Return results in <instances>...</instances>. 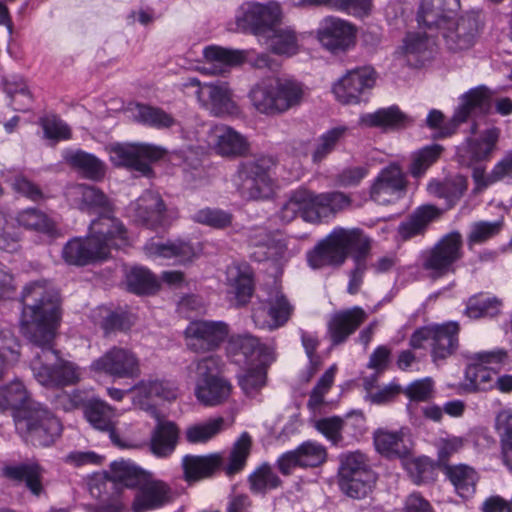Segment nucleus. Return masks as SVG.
<instances>
[{
    "label": "nucleus",
    "mask_w": 512,
    "mask_h": 512,
    "mask_svg": "<svg viewBox=\"0 0 512 512\" xmlns=\"http://www.w3.org/2000/svg\"><path fill=\"white\" fill-rule=\"evenodd\" d=\"M21 303L20 330L29 342L41 348L30 363L34 378L48 388L77 384L81 368L52 348L60 320L57 289L46 280L31 282L23 288Z\"/></svg>",
    "instance_id": "1"
},
{
    "label": "nucleus",
    "mask_w": 512,
    "mask_h": 512,
    "mask_svg": "<svg viewBox=\"0 0 512 512\" xmlns=\"http://www.w3.org/2000/svg\"><path fill=\"white\" fill-rule=\"evenodd\" d=\"M370 249V239L360 229L337 227L308 255V262L314 269L326 265L341 266L351 253L355 268L350 273L347 291L354 295L362 285Z\"/></svg>",
    "instance_id": "2"
},
{
    "label": "nucleus",
    "mask_w": 512,
    "mask_h": 512,
    "mask_svg": "<svg viewBox=\"0 0 512 512\" xmlns=\"http://www.w3.org/2000/svg\"><path fill=\"white\" fill-rule=\"evenodd\" d=\"M303 84L293 79L268 78L255 84L249 98L261 114L277 116L299 106L304 98Z\"/></svg>",
    "instance_id": "3"
},
{
    "label": "nucleus",
    "mask_w": 512,
    "mask_h": 512,
    "mask_svg": "<svg viewBox=\"0 0 512 512\" xmlns=\"http://www.w3.org/2000/svg\"><path fill=\"white\" fill-rule=\"evenodd\" d=\"M251 445L250 435L247 432L242 433L233 444L226 465H224V458L218 453L203 456L186 455L182 460L185 479L198 481L210 477L220 467H223L228 476L239 473L246 465Z\"/></svg>",
    "instance_id": "4"
},
{
    "label": "nucleus",
    "mask_w": 512,
    "mask_h": 512,
    "mask_svg": "<svg viewBox=\"0 0 512 512\" xmlns=\"http://www.w3.org/2000/svg\"><path fill=\"white\" fill-rule=\"evenodd\" d=\"M17 433L34 446L47 447L60 436V421L40 403H32L14 414Z\"/></svg>",
    "instance_id": "5"
},
{
    "label": "nucleus",
    "mask_w": 512,
    "mask_h": 512,
    "mask_svg": "<svg viewBox=\"0 0 512 512\" xmlns=\"http://www.w3.org/2000/svg\"><path fill=\"white\" fill-rule=\"evenodd\" d=\"M271 161L265 157L250 158L240 162L235 184L241 197L246 200L270 198L274 183L269 175Z\"/></svg>",
    "instance_id": "6"
},
{
    "label": "nucleus",
    "mask_w": 512,
    "mask_h": 512,
    "mask_svg": "<svg viewBox=\"0 0 512 512\" xmlns=\"http://www.w3.org/2000/svg\"><path fill=\"white\" fill-rule=\"evenodd\" d=\"M489 108V94L486 88L471 89L461 98V104L457 108L452 119L444 123V115L441 111L433 109L429 112L426 123L432 129H438L440 137L452 135L457 127L469 117L477 113H484Z\"/></svg>",
    "instance_id": "7"
},
{
    "label": "nucleus",
    "mask_w": 512,
    "mask_h": 512,
    "mask_svg": "<svg viewBox=\"0 0 512 512\" xmlns=\"http://www.w3.org/2000/svg\"><path fill=\"white\" fill-rule=\"evenodd\" d=\"M166 153L162 146L149 143H118L109 148V158L115 166L135 170L144 176L152 173L150 163L162 159Z\"/></svg>",
    "instance_id": "8"
},
{
    "label": "nucleus",
    "mask_w": 512,
    "mask_h": 512,
    "mask_svg": "<svg viewBox=\"0 0 512 512\" xmlns=\"http://www.w3.org/2000/svg\"><path fill=\"white\" fill-rule=\"evenodd\" d=\"M463 240L459 232L443 236L423 256L422 266L433 279L441 278L455 271V263L462 258Z\"/></svg>",
    "instance_id": "9"
},
{
    "label": "nucleus",
    "mask_w": 512,
    "mask_h": 512,
    "mask_svg": "<svg viewBox=\"0 0 512 512\" xmlns=\"http://www.w3.org/2000/svg\"><path fill=\"white\" fill-rule=\"evenodd\" d=\"M459 326L455 322L442 325L426 326L416 330L411 338L410 345L415 348H423L428 342L431 346V354L434 360L445 359L452 355L458 347Z\"/></svg>",
    "instance_id": "10"
},
{
    "label": "nucleus",
    "mask_w": 512,
    "mask_h": 512,
    "mask_svg": "<svg viewBox=\"0 0 512 512\" xmlns=\"http://www.w3.org/2000/svg\"><path fill=\"white\" fill-rule=\"evenodd\" d=\"M91 370L118 379H135L141 375L137 354L128 348L113 346L91 363Z\"/></svg>",
    "instance_id": "11"
},
{
    "label": "nucleus",
    "mask_w": 512,
    "mask_h": 512,
    "mask_svg": "<svg viewBox=\"0 0 512 512\" xmlns=\"http://www.w3.org/2000/svg\"><path fill=\"white\" fill-rule=\"evenodd\" d=\"M406 175L397 163L382 168L370 186V198L380 205H390L403 198L407 191Z\"/></svg>",
    "instance_id": "12"
},
{
    "label": "nucleus",
    "mask_w": 512,
    "mask_h": 512,
    "mask_svg": "<svg viewBox=\"0 0 512 512\" xmlns=\"http://www.w3.org/2000/svg\"><path fill=\"white\" fill-rule=\"evenodd\" d=\"M228 334L229 327L223 321H193L185 329L186 345L196 353L214 351Z\"/></svg>",
    "instance_id": "13"
},
{
    "label": "nucleus",
    "mask_w": 512,
    "mask_h": 512,
    "mask_svg": "<svg viewBox=\"0 0 512 512\" xmlns=\"http://www.w3.org/2000/svg\"><path fill=\"white\" fill-rule=\"evenodd\" d=\"M89 236L99 250L107 258L111 249L121 248L128 244L127 230L123 223L110 212L100 213L89 226Z\"/></svg>",
    "instance_id": "14"
},
{
    "label": "nucleus",
    "mask_w": 512,
    "mask_h": 512,
    "mask_svg": "<svg viewBox=\"0 0 512 512\" xmlns=\"http://www.w3.org/2000/svg\"><path fill=\"white\" fill-rule=\"evenodd\" d=\"M195 95L200 106L213 116H234L240 113L233 91L227 82L218 80L204 83L196 90Z\"/></svg>",
    "instance_id": "15"
},
{
    "label": "nucleus",
    "mask_w": 512,
    "mask_h": 512,
    "mask_svg": "<svg viewBox=\"0 0 512 512\" xmlns=\"http://www.w3.org/2000/svg\"><path fill=\"white\" fill-rule=\"evenodd\" d=\"M376 82V72L372 67H361L349 71L333 86V93L343 104H356L362 95L371 90Z\"/></svg>",
    "instance_id": "16"
},
{
    "label": "nucleus",
    "mask_w": 512,
    "mask_h": 512,
    "mask_svg": "<svg viewBox=\"0 0 512 512\" xmlns=\"http://www.w3.org/2000/svg\"><path fill=\"white\" fill-rule=\"evenodd\" d=\"M293 311L294 307L283 292L275 290L269 295L266 307L254 309L252 318L259 328L275 330L288 322Z\"/></svg>",
    "instance_id": "17"
},
{
    "label": "nucleus",
    "mask_w": 512,
    "mask_h": 512,
    "mask_svg": "<svg viewBox=\"0 0 512 512\" xmlns=\"http://www.w3.org/2000/svg\"><path fill=\"white\" fill-rule=\"evenodd\" d=\"M242 16L237 17V25L245 31L263 38L267 30L274 27L280 19L281 11L278 4L268 6L257 3L246 4L242 7Z\"/></svg>",
    "instance_id": "18"
},
{
    "label": "nucleus",
    "mask_w": 512,
    "mask_h": 512,
    "mask_svg": "<svg viewBox=\"0 0 512 512\" xmlns=\"http://www.w3.org/2000/svg\"><path fill=\"white\" fill-rule=\"evenodd\" d=\"M84 416L96 430L107 432L111 442L118 448H131L128 440L119 436L116 431V411L102 400H91L84 408Z\"/></svg>",
    "instance_id": "19"
},
{
    "label": "nucleus",
    "mask_w": 512,
    "mask_h": 512,
    "mask_svg": "<svg viewBox=\"0 0 512 512\" xmlns=\"http://www.w3.org/2000/svg\"><path fill=\"white\" fill-rule=\"evenodd\" d=\"M317 37L323 47L332 53H338L347 50L353 44L355 29L345 20L326 17L320 23Z\"/></svg>",
    "instance_id": "20"
},
{
    "label": "nucleus",
    "mask_w": 512,
    "mask_h": 512,
    "mask_svg": "<svg viewBox=\"0 0 512 512\" xmlns=\"http://www.w3.org/2000/svg\"><path fill=\"white\" fill-rule=\"evenodd\" d=\"M367 318L368 314L359 306L332 314L327 322V336L331 344L337 346L346 342Z\"/></svg>",
    "instance_id": "21"
},
{
    "label": "nucleus",
    "mask_w": 512,
    "mask_h": 512,
    "mask_svg": "<svg viewBox=\"0 0 512 512\" xmlns=\"http://www.w3.org/2000/svg\"><path fill=\"white\" fill-rule=\"evenodd\" d=\"M459 0H423L418 12V22L429 30H442L456 16Z\"/></svg>",
    "instance_id": "22"
},
{
    "label": "nucleus",
    "mask_w": 512,
    "mask_h": 512,
    "mask_svg": "<svg viewBox=\"0 0 512 512\" xmlns=\"http://www.w3.org/2000/svg\"><path fill=\"white\" fill-rule=\"evenodd\" d=\"M373 438L376 450L387 458L402 459L411 454L413 442L407 428L398 431L378 429Z\"/></svg>",
    "instance_id": "23"
},
{
    "label": "nucleus",
    "mask_w": 512,
    "mask_h": 512,
    "mask_svg": "<svg viewBox=\"0 0 512 512\" xmlns=\"http://www.w3.org/2000/svg\"><path fill=\"white\" fill-rule=\"evenodd\" d=\"M278 216L284 223H290L297 216L310 223L319 222V216L313 206L312 191L299 188L293 191L281 206Z\"/></svg>",
    "instance_id": "24"
},
{
    "label": "nucleus",
    "mask_w": 512,
    "mask_h": 512,
    "mask_svg": "<svg viewBox=\"0 0 512 512\" xmlns=\"http://www.w3.org/2000/svg\"><path fill=\"white\" fill-rule=\"evenodd\" d=\"M476 32L477 21L470 16L461 17L457 20L454 17L441 30L447 47L453 51L470 48L474 43Z\"/></svg>",
    "instance_id": "25"
},
{
    "label": "nucleus",
    "mask_w": 512,
    "mask_h": 512,
    "mask_svg": "<svg viewBox=\"0 0 512 512\" xmlns=\"http://www.w3.org/2000/svg\"><path fill=\"white\" fill-rule=\"evenodd\" d=\"M208 145L221 156H238L247 150L245 138L226 125H215L209 129Z\"/></svg>",
    "instance_id": "26"
},
{
    "label": "nucleus",
    "mask_w": 512,
    "mask_h": 512,
    "mask_svg": "<svg viewBox=\"0 0 512 512\" xmlns=\"http://www.w3.org/2000/svg\"><path fill=\"white\" fill-rule=\"evenodd\" d=\"M171 500V489L163 481L152 480L140 486L132 504L133 512L156 510Z\"/></svg>",
    "instance_id": "27"
},
{
    "label": "nucleus",
    "mask_w": 512,
    "mask_h": 512,
    "mask_svg": "<svg viewBox=\"0 0 512 512\" xmlns=\"http://www.w3.org/2000/svg\"><path fill=\"white\" fill-rule=\"evenodd\" d=\"M135 219L147 227L155 228L165 222L166 207L161 196L152 191L145 192L133 204Z\"/></svg>",
    "instance_id": "28"
},
{
    "label": "nucleus",
    "mask_w": 512,
    "mask_h": 512,
    "mask_svg": "<svg viewBox=\"0 0 512 512\" xmlns=\"http://www.w3.org/2000/svg\"><path fill=\"white\" fill-rule=\"evenodd\" d=\"M144 251L149 257L173 258L179 264L190 262L196 256L194 247L189 242L179 239L167 242L150 240L145 244Z\"/></svg>",
    "instance_id": "29"
},
{
    "label": "nucleus",
    "mask_w": 512,
    "mask_h": 512,
    "mask_svg": "<svg viewBox=\"0 0 512 512\" xmlns=\"http://www.w3.org/2000/svg\"><path fill=\"white\" fill-rule=\"evenodd\" d=\"M250 242L255 247L251 253L254 260L258 262L266 260H279L287 251V245L283 239L275 238L265 229H257L250 235Z\"/></svg>",
    "instance_id": "30"
},
{
    "label": "nucleus",
    "mask_w": 512,
    "mask_h": 512,
    "mask_svg": "<svg viewBox=\"0 0 512 512\" xmlns=\"http://www.w3.org/2000/svg\"><path fill=\"white\" fill-rule=\"evenodd\" d=\"M62 257L66 263L84 266L95 260L106 259L104 253L92 242L90 236L83 240L74 238L68 241L62 250Z\"/></svg>",
    "instance_id": "31"
},
{
    "label": "nucleus",
    "mask_w": 512,
    "mask_h": 512,
    "mask_svg": "<svg viewBox=\"0 0 512 512\" xmlns=\"http://www.w3.org/2000/svg\"><path fill=\"white\" fill-rule=\"evenodd\" d=\"M232 392V385L224 378L197 379L195 396L205 406H217L226 402Z\"/></svg>",
    "instance_id": "32"
},
{
    "label": "nucleus",
    "mask_w": 512,
    "mask_h": 512,
    "mask_svg": "<svg viewBox=\"0 0 512 512\" xmlns=\"http://www.w3.org/2000/svg\"><path fill=\"white\" fill-rule=\"evenodd\" d=\"M76 205L84 212H110L112 210L108 197L97 187L78 184L70 190Z\"/></svg>",
    "instance_id": "33"
},
{
    "label": "nucleus",
    "mask_w": 512,
    "mask_h": 512,
    "mask_svg": "<svg viewBox=\"0 0 512 512\" xmlns=\"http://www.w3.org/2000/svg\"><path fill=\"white\" fill-rule=\"evenodd\" d=\"M131 390L135 393V401H137L143 409H151L152 413H155V409L151 405L145 406L144 399L159 398L171 401L177 397L175 384L164 380H142Z\"/></svg>",
    "instance_id": "34"
},
{
    "label": "nucleus",
    "mask_w": 512,
    "mask_h": 512,
    "mask_svg": "<svg viewBox=\"0 0 512 512\" xmlns=\"http://www.w3.org/2000/svg\"><path fill=\"white\" fill-rule=\"evenodd\" d=\"M44 469L36 462L9 465L3 468V475L14 481H24L26 487L35 496H40L43 491L42 478Z\"/></svg>",
    "instance_id": "35"
},
{
    "label": "nucleus",
    "mask_w": 512,
    "mask_h": 512,
    "mask_svg": "<svg viewBox=\"0 0 512 512\" xmlns=\"http://www.w3.org/2000/svg\"><path fill=\"white\" fill-rule=\"evenodd\" d=\"M64 161L73 169L81 172L86 178L100 180L105 175V165L93 154L82 150L67 149L63 152Z\"/></svg>",
    "instance_id": "36"
},
{
    "label": "nucleus",
    "mask_w": 512,
    "mask_h": 512,
    "mask_svg": "<svg viewBox=\"0 0 512 512\" xmlns=\"http://www.w3.org/2000/svg\"><path fill=\"white\" fill-rule=\"evenodd\" d=\"M467 187V179L461 175H456L443 181L431 180L427 185V191L434 197L444 199L447 206L451 208L464 195Z\"/></svg>",
    "instance_id": "37"
},
{
    "label": "nucleus",
    "mask_w": 512,
    "mask_h": 512,
    "mask_svg": "<svg viewBox=\"0 0 512 512\" xmlns=\"http://www.w3.org/2000/svg\"><path fill=\"white\" fill-rule=\"evenodd\" d=\"M410 118L397 106L379 109L373 113L361 115L360 124L365 127L398 129L410 124Z\"/></svg>",
    "instance_id": "38"
},
{
    "label": "nucleus",
    "mask_w": 512,
    "mask_h": 512,
    "mask_svg": "<svg viewBox=\"0 0 512 512\" xmlns=\"http://www.w3.org/2000/svg\"><path fill=\"white\" fill-rule=\"evenodd\" d=\"M179 431L170 421H158L151 436V451L157 457H167L175 450Z\"/></svg>",
    "instance_id": "39"
},
{
    "label": "nucleus",
    "mask_w": 512,
    "mask_h": 512,
    "mask_svg": "<svg viewBox=\"0 0 512 512\" xmlns=\"http://www.w3.org/2000/svg\"><path fill=\"white\" fill-rule=\"evenodd\" d=\"M267 47L275 54L292 56L298 52L299 45L295 32L288 27H272L262 38Z\"/></svg>",
    "instance_id": "40"
},
{
    "label": "nucleus",
    "mask_w": 512,
    "mask_h": 512,
    "mask_svg": "<svg viewBox=\"0 0 512 512\" xmlns=\"http://www.w3.org/2000/svg\"><path fill=\"white\" fill-rule=\"evenodd\" d=\"M314 210L318 213L319 221L330 215H335L351 207L352 200L348 194L341 191H331L321 194L312 192Z\"/></svg>",
    "instance_id": "41"
},
{
    "label": "nucleus",
    "mask_w": 512,
    "mask_h": 512,
    "mask_svg": "<svg viewBox=\"0 0 512 512\" xmlns=\"http://www.w3.org/2000/svg\"><path fill=\"white\" fill-rule=\"evenodd\" d=\"M500 136L498 128L485 130L479 139H468L466 153L468 164L490 159Z\"/></svg>",
    "instance_id": "42"
},
{
    "label": "nucleus",
    "mask_w": 512,
    "mask_h": 512,
    "mask_svg": "<svg viewBox=\"0 0 512 512\" xmlns=\"http://www.w3.org/2000/svg\"><path fill=\"white\" fill-rule=\"evenodd\" d=\"M228 294L233 295L237 305L246 304L252 297L254 284L250 274L241 271L238 267H229L227 270Z\"/></svg>",
    "instance_id": "43"
},
{
    "label": "nucleus",
    "mask_w": 512,
    "mask_h": 512,
    "mask_svg": "<svg viewBox=\"0 0 512 512\" xmlns=\"http://www.w3.org/2000/svg\"><path fill=\"white\" fill-rule=\"evenodd\" d=\"M441 211L434 205H423L419 207L410 219L402 223L399 233L404 239H409L423 233L427 225L438 218Z\"/></svg>",
    "instance_id": "44"
},
{
    "label": "nucleus",
    "mask_w": 512,
    "mask_h": 512,
    "mask_svg": "<svg viewBox=\"0 0 512 512\" xmlns=\"http://www.w3.org/2000/svg\"><path fill=\"white\" fill-rule=\"evenodd\" d=\"M30 395L24 384L15 380L0 388V410L12 409L13 415L20 409H25L32 404Z\"/></svg>",
    "instance_id": "45"
},
{
    "label": "nucleus",
    "mask_w": 512,
    "mask_h": 512,
    "mask_svg": "<svg viewBox=\"0 0 512 512\" xmlns=\"http://www.w3.org/2000/svg\"><path fill=\"white\" fill-rule=\"evenodd\" d=\"M493 373H497L496 367H487L480 363L470 362L465 371V389L469 392L493 389Z\"/></svg>",
    "instance_id": "46"
},
{
    "label": "nucleus",
    "mask_w": 512,
    "mask_h": 512,
    "mask_svg": "<svg viewBox=\"0 0 512 512\" xmlns=\"http://www.w3.org/2000/svg\"><path fill=\"white\" fill-rule=\"evenodd\" d=\"M446 474L461 497L474 493L478 475L472 467L464 464L448 466Z\"/></svg>",
    "instance_id": "47"
},
{
    "label": "nucleus",
    "mask_w": 512,
    "mask_h": 512,
    "mask_svg": "<svg viewBox=\"0 0 512 512\" xmlns=\"http://www.w3.org/2000/svg\"><path fill=\"white\" fill-rule=\"evenodd\" d=\"M108 479L114 484H122L125 487L133 488L143 481V471L127 460L114 461L110 465Z\"/></svg>",
    "instance_id": "48"
},
{
    "label": "nucleus",
    "mask_w": 512,
    "mask_h": 512,
    "mask_svg": "<svg viewBox=\"0 0 512 512\" xmlns=\"http://www.w3.org/2000/svg\"><path fill=\"white\" fill-rule=\"evenodd\" d=\"M443 148L438 144L425 146L411 155L409 173L413 178L422 177L440 157Z\"/></svg>",
    "instance_id": "49"
},
{
    "label": "nucleus",
    "mask_w": 512,
    "mask_h": 512,
    "mask_svg": "<svg viewBox=\"0 0 512 512\" xmlns=\"http://www.w3.org/2000/svg\"><path fill=\"white\" fill-rule=\"evenodd\" d=\"M134 118L144 125L157 129L170 128L176 124V120L163 109L144 104L136 106Z\"/></svg>",
    "instance_id": "50"
},
{
    "label": "nucleus",
    "mask_w": 512,
    "mask_h": 512,
    "mask_svg": "<svg viewBox=\"0 0 512 512\" xmlns=\"http://www.w3.org/2000/svg\"><path fill=\"white\" fill-rule=\"evenodd\" d=\"M16 220L20 226L39 233L53 235L56 231L55 222L45 213L34 208L21 211Z\"/></svg>",
    "instance_id": "51"
},
{
    "label": "nucleus",
    "mask_w": 512,
    "mask_h": 512,
    "mask_svg": "<svg viewBox=\"0 0 512 512\" xmlns=\"http://www.w3.org/2000/svg\"><path fill=\"white\" fill-rule=\"evenodd\" d=\"M249 488L254 494H266L269 490L278 488L282 481L272 470L271 466L264 463L260 465L248 478Z\"/></svg>",
    "instance_id": "52"
},
{
    "label": "nucleus",
    "mask_w": 512,
    "mask_h": 512,
    "mask_svg": "<svg viewBox=\"0 0 512 512\" xmlns=\"http://www.w3.org/2000/svg\"><path fill=\"white\" fill-rule=\"evenodd\" d=\"M225 420L222 417L211 419L204 423L192 425L186 429L185 436L189 443H206L224 429Z\"/></svg>",
    "instance_id": "53"
},
{
    "label": "nucleus",
    "mask_w": 512,
    "mask_h": 512,
    "mask_svg": "<svg viewBox=\"0 0 512 512\" xmlns=\"http://www.w3.org/2000/svg\"><path fill=\"white\" fill-rule=\"evenodd\" d=\"M126 283L129 291L139 295L152 294L158 289L156 278L142 267H133L126 274Z\"/></svg>",
    "instance_id": "54"
},
{
    "label": "nucleus",
    "mask_w": 512,
    "mask_h": 512,
    "mask_svg": "<svg viewBox=\"0 0 512 512\" xmlns=\"http://www.w3.org/2000/svg\"><path fill=\"white\" fill-rule=\"evenodd\" d=\"M496 428L502 437L503 462L512 470V411L503 410L496 417Z\"/></svg>",
    "instance_id": "55"
},
{
    "label": "nucleus",
    "mask_w": 512,
    "mask_h": 512,
    "mask_svg": "<svg viewBox=\"0 0 512 512\" xmlns=\"http://www.w3.org/2000/svg\"><path fill=\"white\" fill-rule=\"evenodd\" d=\"M374 484V474H364L361 477L339 478L343 493L354 499L366 497Z\"/></svg>",
    "instance_id": "56"
},
{
    "label": "nucleus",
    "mask_w": 512,
    "mask_h": 512,
    "mask_svg": "<svg viewBox=\"0 0 512 512\" xmlns=\"http://www.w3.org/2000/svg\"><path fill=\"white\" fill-rule=\"evenodd\" d=\"M364 474H373V472L368 468L362 453L353 452L341 456L339 478L361 477Z\"/></svg>",
    "instance_id": "57"
},
{
    "label": "nucleus",
    "mask_w": 512,
    "mask_h": 512,
    "mask_svg": "<svg viewBox=\"0 0 512 512\" xmlns=\"http://www.w3.org/2000/svg\"><path fill=\"white\" fill-rule=\"evenodd\" d=\"M345 132V127H336L322 134L317 140V144L314 148L312 154L313 161L321 162L326 158L335 149L337 143L344 136Z\"/></svg>",
    "instance_id": "58"
},
{
    "label": "nucleus",
    "mask_w": 512,
    "mask_h": 512,
    "mask_svg": "<svg viewBox=\"0 0 512 512\" xmlns=\"http://www.w3.org/2000/svg\"><path fill=\"white\" fill-rule=\"evenodd\" d=\"M267 371L264 366H256L239 375L238 382L244 393L248 396L256 395L266 384Z\"/></svg>",
    "instance_id": "59"
},
{
    "label": "nucleus",
    "mask_w": 512,
    "mask_h": 512,
    "mask_svg": "<svg viewBox=\"0 0 512 512\" xmlns=\"http://www.w3.org/2000/svg\"><path fill=\"white\" fill-rule=\"evenodd\" d=\"M300 467H317L325 462L326 449L316 442L307 441L301 444L297 449Z\"/></svg>",
    "instance_id": "60"
},
{
    "label": "nucleus",
    "mask_w": 512,
    "mask_h": 512,
    "mask_svg": "<svg viewBox=\"0 0 512 512\" xmlns=\"http://www.w3.org/2000/svg\"><path fill=\"white\" fill-rule=\"evenodd\" d=\"M501 303L495 298H471L466 313L470 318L494 317L500 311Z\"/></svg>",
    "instance_id": "61"
},
{
    "label": "nucleus",
    "mask_w": 512,
    "mask_h": 512,
    "mask_svg": "<svg viewBox=\"0 0 512 512\" xmlns=\"http://www.w3.org/2000/svg\"><path fill=\"white\" fill-rule=\"evenodd\" d=\"M232 215L220 209L205 208L197 211L193 215V220L197 223L211 226L217 229H223L231 225Z\"/></svg>",
    "instance_id": "62"
},
{
    "label": "nucleus",
    "mask_w": 512,
    "mask_h": 512,
    "mask_svg": "<svg viewBox=\"0 0 512 512\" xmlns=\"http://www.w3.org/2000/svg\"><path fill=\"white\" fill-rule=\"evenodd\" d=\"M502 226L503 222L500 220L494 222L480 221L474 223L468 236L469 245L482 244L493 238L500 233Z\"/></svg>",
    "instance_id": "63"
},
{
    "label": "nucleus",
    "mask_w": 512,
    "mask_h": 512,
    "mask_svg": "<svg viewBox=\"0 0 512 512\" xmlns=\"http://www.w3.org/2000/svg\"><path fill=\"white\" fill-rule=\"evenodd\" d=\"M402 462L414 483L421 484L429 478L432 465L427 457L411 458L409 455L402 458Z\"/></svg>",
    "instance_id": "64"
}]
</instances>
